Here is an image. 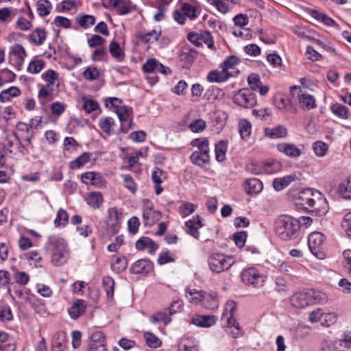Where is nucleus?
Segmentation results:
<instances>
[{
    "label": "nucleus",
    "mask_w": 351,
    "mask_h": 351,
    "mask_svg": "<svg viewBox=\"0 0 351 351\" xmlns=\"http://www.w3.org/2000/svg\"><path fill=\"white\" fill-rule=\"evenodd\" d=\"M298 204L306 208H311V211L317 215H325L328 210L326 199L317 190L306 189L299 193Z\"/></svg>",
    "instance_id": "1"
},
{
    "label": "nucleus",
    "mask_w": 351,
    "mask_h": 351,
    "mask_svg": "<svg viewBox=\"0 0 351 351\" xmlns=\"http://www.w3.org/2000/svg\"><path fill=\"white\" fill-rule=\"evenodd\" d=\"M275 232L282 240L295 239L300 233V221L289 215H280L275 221Z\"/></svg>",
    "instance_id": "2"
},
{
    "label": "nucleus",
    "mask_w": 351,
    "mask_h": 351,
    "mask_svg": "<svg viewBox=\"0 0 351 351\" xmlns=\"http://www.w3.org/2000/svg\"><path fill=\"white\" fill-rule=\"evenodd\" d=\"M47 246L51 251V263L53 265L58 267L66 263L69 250L64 239L51 235L48 239Z\"/></svg>",
    "instance_id": "3"
},
{
    "label": "nucleus",
    "mask_w": 351,
    "mask_h": 351,
    "mask_svg": "<svg viewBox=\"0 0 351 351\" xmlns=\"http://www.w3.org/2000/svg\"><path fill=\"white\" fill-rule=\"evenodd\" d=\"M236 310L237 304L232 300L228 301L225 304L221 318L223 327L234 328V330L231 331V335L234 339L243 334L239 324L233 317Z\"/></svg>",
    "instance_id": "4"
},
{
    "label": "nucleus",
    "mask_w": 351,
    "mask_h": 351,
    "mask_svg": "<svg viewBox=\"0 0 351 351\" xmlns=\"http://www.w3.org/2000/svg\"><path fill=\"white\" fill-rule=\"evenodd\" d=\"M208 262L210 270L219 274L228 269L234 263V260L232 256L217 253L210 255Z\"/></svg>",
    "instance_id": "5"
},
{
    "label": "nucleus",
    "mask_w": 351,
    "mask_h": 351,
    "mask_svg": "<svg viewBox=\"0 0 351 351\" xmlns=\"http://www.w3.org/2000/svg\"><path fill=\"white\" fill-rule=\"evenodd\" d=\"M319 351H351V335H346L342 339H325Z\"/></svg>",
    "instance_id": "6"
},
{
    "label": "nucleus",
    "mask_w": 351,
    "mask_h": 351,
    "mask_svg": "<svg viewBox=\"0 0 351 351\" xmlns=\"http://www.w3.org/2000/svg\"><path fill=\"white\" fill-rule=\"evenodd\" d=\"M291 95L292 99L298 101L300 107L304 110H309L316 107L314 97L304 92L300 86L291 87Z\"/></svg>",
    "instance_id": "7"
},
{
    "label": "nucleus",
    "mask_w": 351,
    "mask_h": 351,
    "mask_svg": "<svg viewBox=\"0 0 351 351\" xmlns=\"http://www.w3.org/2000/svg\"><path fill=\"white\" fill-rule=\"evenodd\" d=\"M233 102L243 108H252L256 104V97L250 88H242L233 96Z\"/></svg>",
    "instance_id": "8"
},
{
    "label": "nucleus",
    "mask_w": 351,
    "mask_h": 351,
    "mask_svg": "<svg viewBox=\"0 0 351 351\" xmlns=\"http://www.w3.org/2000/svg\"><path fill=\"white\" fill-rule=\"evenodd\" d=\"M115 112L120 121V130L123 132H127L129 129L134 128L132 121V110L126 106H117Z\"/></svg>",
    "instance_id": "9"
},
{
    "label": "nucleus",
    "mask_w": 351,
    "mask_h": 351,
    "mask_svg": "<svg viewBox=\"0 0 351 351\" xmlns=\"http://www.w3.org/2000/svg\"><path fill=\"white\" fill-rule=\"evenodd\" d=\"M143 219L145 226H151L161 218V213L154 209L152 202L149 199H143Z\"/></svg>",
    "instance_id": "10"
},
{
    "label": "nucleus",
    "mask_w": 351,
    "mask_h": 351,
    "mask_svg": "<svg viewBox=\"0 0 351 351\" xmlns=\"http://www.w3.org/2000/svg\"><path fill=\"white\" fill-rule=\"evenodd\" d=\"M241 278L243 282L253 285L254 287L262 286L264 282L263 277L254 267L244 270L241 274Z\"/></svg>",
    "instance_id": "11"
},
{
    "label": "nucleus",
    "mask_w": 351,
    "mask_h": 351,
    "mask_svg": "<svg viewBox=\"0 0 351 351\" xmlns=\"http://www.w3.org/2000/svg\"><path fill=\"white\" fill-rule=\"evenodd\" d=\"M324 236L319 232H311L308 236V247L311 252L319 258H322V252L319 248L322 245Z\"/></svg>",
    "instance_id": "12"
},
{
    "label": "nucleus",
    "mask_w": 351,
    "mask_h": 351,
    "mask_svg": "<svg viewBox=\"0 0 351 351\" xmlns=\"http://www.w3.org/2000/svg\"><path fill=\"white\" fill-rule=\"evenodd\" d=\"M203 226L202 217L196 215L192 219L185 222V230L187 234H190L195 239L199 237V229Z\"/></svg>",
    "instance_id": "13"
},
{
    "label": "nucleus",
    "mask_w": 351,
    "mask_h": 351,
    "mask_svg": "<svg viewBox=\"0 0 351 351\" xmlns=\"http://www.w3.org/2000/svg\"><path fill=\"white\" fill-rule=\"evenodd\" d=\"M153 269V263L149 259L143 258L136 261L131 267L133 274H148Z\"/></svg>",
    "instance_id": "14"
},
{
    "label": "nucleus",
    "mask_w": 351,
    "mask_h": 351,
    "mask_svg": "<svg viewBox=\"0 0 351 351\" xmlns=\"http://www.w3.org/2000/svg\"><path fill=\"white\" fill-rule=\"evenodd\" d=\"M216 321V316L210 315H196L191 319L193 324L202 328H209L215 325Z\"/></svg>",
    "instance_id": "15"
},
{
    "label": "nucleus",
    "mask_w": 351,
    "mask_h": 351,
    "mask_svg": "<svg viewBox=\"0 0 351 351\" xmlns=\"http://www.w3.org/2000/svg\"><path fill=\"white\" fill-rule=\"evenodd\" d=\"M278 152L291 158L299 157L302 152L294 144L289 143H281L276 145Z\"/></svg>",
    "instance_id": "16"
},
{
    "label": "nucleus",
    "mask_w": 351,
    "mask_h": 351,
    "mask_svg": "<svg viewBox=\"0 0 351 351\" xmlns=\"http://www.w3.org/2000/svg\"><path fill=\"white\" fill-rule=\"evenodd\" d=\"M238 73V71L226 72L223 69L220 71L214 70L208 73L207 80L210 82L220 83L227 80L230 76L234 75Z\"/></svg>",
    "instance_id": "17"
},
{
    "label": "nucleus",
    "mask_w": 351,
    "mask_h": 351,
    "mask_svg": "<svg viewBox=\"0 0 351 351\" xmlns=\"http://www.w3.org/2000/svg\"><path fill=\"white\" fill-rule=\"evenodd\" d=\"M86 308V301L78 299L73 303L72 306L69 308L68 312L73 319H77L85 313Z\"/></svg>",
    "instance_id": "18"
},
{
    "label": "nucleus",
    "mask_w": 351,
    "mask_h": 351,
    "mask_svg": "<svg viewBox=\"0 0 351 351\" xmlns=\"http://www.w3.org/2000/svg\"><path fill=\"white\" fill-rule=\"evenodd\" d=\"M293 306L296 308H304L311 304V300L307 292H299L295 293L291 299Z\"/></svg>",
    "instance_id": "19"
},
{
    "label": "nucleus",
    "mask_w": 351,
    "mask_h": 351,
    "mask_svg": "<svg viewBox=\"0 0 351 351\" xmlns=\"http://www.w3.org/2000/svg\"><path fill=\"white\" fill-rule=\"evenodd\" d=\"M136 248L141 251L147 249L148 253L153 254L158 249V245L149 237H142L136 241Z\"/></svg>",
    "instance_id": "20"
},
{
    "label": "nucleus",
    "mask_w": 351,
    "mask_h": 351,
    "mask_svg": "<svg viewBox=\"0 0 351 351\" xmlns=\"http://www.w3.org/2000/svg\"><path fill=\"white\" fill-rule=\"evenodd\" d=\"M245 191L249 195L257 194L263 188L262 182L257 178H250L245 180L244 184Z\"/></svg>",
    "instance_id": "21"
},
{
    "label": "nucleus",
    "mask_w": 351,
    "mask_h": 351,
    "mask_svg": "<svg viewBox=\"0 0 351 351\" xmlns=\"http://www.w3.org/2000/svg\"><path fill=\"white\" fill-rule=\"evenodd\" d=\"M180 351H199V342L193 337H185L179 344Z\"/></svg>",
    "instance_id": "22"
},
{
    "label": "nucleus",
    "mask_w": 351,
    "mask_h": 351,
    "mask_svg": "<svg viewBox=\"0 0 351 351\" xmlns=\"http://www.w3.org/2000/svg\"><path fill=\"white\" fill-rule=\"evenodd\" d=\"M66 343V334L64 332H57L53 340L52 351H64Z\"/></svg>",
    "instance_id": "23"
},
{
    "label": "nucleus",
    "mask_w": 351,
    "mask_h": 351,
    "mask_svg": "<svg viewBox=\"0 0 351 351\" xmlns=\"http://www.w3.org/2000/svg\"><path fill=\"white\" fill-rule=\"evenodd\" d=\"M287 129L284 125H278L274 128L265 129V134L270 138H280L287 136Z\"/></svg>",
    "instance_id": "24"
},
{
    "label": "nucleus",
    "mask_w": 351,
    "mask_h": 351,
    "mask_svg": "<svg viewBox=\"0 0 351 351\" xmlns=\"http://www.w3.org/2000/svg\"><path fill=\"white\" fill-rule=\"evenodd\" d=\"M297 179L295 175H288L282 178H276L273 181V186L277 191H282Z\"/></svg>",
    "instance_id": "25"
},
{
    "label": "nucleus",
    "mask_w": 351,
    "mask_h": 351,
    "mask_svg": "<svg viewBox=\"0 0 351 351\" xmlns=\"http://www.w3.org/2000/svg\"><path fill=\"white\" fill-rule=\"evenodd\" d=\"M109 226L112 228L113 232H117L120 220L122 217L121 213H119L117 208H110L108 210Z\"/></svg>",
    "instance_id": "26"
},
{
    "label": "nucleus",
    "mask_w": 351,
    "mask_h": 351,
    "mask_svg": "<svg viewBox=\"0 0 351 351\" xmlns=\"http://www.w3.org/2000/svg\"><path fill=\"white\" fill-rule=\"evenodd\" d=\"M114 125V120L110 117H101L99 120V126L107 136L112 134Z\"/></svg>",
    "instance_id": "27"
},
{
    "label": "nucleus",
    "mask_w": 351,
    "mask_h": 351,
    "mask_svg": "<svg viewBox=\"0 0 351 351\" xmlns=\"http://www.w3.org/2000/svg\"><path fill=\"white\" fill-rule=\"evenodd\" d=\"M206 293L202 290L186 289V297L193 304L203 303Z\"/></svg>",
    "instance_id": "28"
},
{
    "label": "nucleus",
    "mask_w": 351,
    "mask_h": 351,
    "mask_svg": "<svg viewBox=\"0 0 351 351\" xmlns=\"http://www.w3.org/2000/svg\"><path fill=\"white\" fill-rule=\"evenodd\" d=\"M75 21L80 27L86 29L95 24V18L93 15L83 14H78Z\"/></svg>",
    "instance_id": "29"
},
{
    "label": "nucleus",
    "mask_w": 351,
    "mask_h": 351,
    "mask_svg": "<svg viewBox=\"0 0 351 351\" xmlns=\"http://www.w3.org/2000/svg\"><path fill=\"white\" fill-rule=\"evenodd\" d=\"M339 193L344 199H351V176L343 180L338 188Z\"/></svg>",
    "instance_id": "30"
},
{
    "label": "nucleus",
    "mask_w": 351,
    "mask_h": 351,
    "mask_svg": "<svg viewBox=\"0 0 351 351\" xmlns=\"http://www.w3.org/2000/svg\"><path fill=\"white\" fill-rule=\"evenodd\" d=\"M10 53L16 56L17 64L19 66H21L27 56L24 47L20 45H16L11 48Z\"/></svg>",
    "instance_id": "31"
},
{
    "label": "nucleus",
    "mask_w": 351,
    "mask_h": 351,
    "mask_svg": "<svg viewBox=\"0 0 351 351\" xmlns=\"http://www.w3.org/2000/svg\"><path fill=\"white\" fill-rule=\"evenodd\" d=\"M202 305L208 309H215L219 306V302L217 295L213 293H208L205 294V297Z\"/></svg>",
    "instance_id": "32"
},
{
    "label": "nucleus",
    "mask_w": 351,
    "mask_h": 351,
    "mask_svg": "<svg viewBox=\"0 0 351 351\" xmlns=\"http://www.w3.org/2000/svg\"><path fill=\"white\" fill-rule=\"evenodd\" d=\"M45 66L44 60L34 58L29 63L27 71L31 74H37L44 69Z\"/></svg>",
    "instance_id": "33"
},
{
    "label": "nucleus",
    "mask_w": 351,
    "mask_h": 351,
    "mask_svg": "<svg viewBox=\"0 0 351 351\" xmlns=\"http://www.w3.org/2000/svg\"><path fill=\"white\" fill-rule=\"evenodd\" d=\"M160 36V32H156V30H152L151 32L144 33L139 32L137 35V37L143 42L145 43H152L156 40H158L159 36Z\"/></svg>",
    "instance_id": "34"
},
{
    "label": "nucleus",
    "mask_w": 351,
    "mask_h": 351,
    "mask_svg": "<svg viewBox=\"0 0 351 351\" xmlns=\"http://www.w3.org/2000/svg\"><path fill=\"white\" fill-rule=\"evenodd\" d=\"M21 90L16 86H11L0 93V101L5 102L11 99L14 97L19 95Z\"/></svg>",
    "instance_id": "35"
},
{
    "label": "nucleus",
    "mask_w": 351,
    "mask_h": 351,
    "mask_svg": "<svg viewBox=\"0 0 351 351\" xmlns=\"http://www.w3.org/2000/svg\"><path fill=\"white\" fill-rule=\"evenodd\" d=\"M53 86L49 84L43 85L38 91V96L39 98L51 101L53 99Z\"/></svg>",
    "instance_id": "36"
},
{
    "label": "nucleus",
    "mask_w": 351,
    "mask_h": 351,
    "mask_svg": "<svg viewBox=\"0 0 351 351\" xmlns=\"http://www.w3.org/2000/svg\"><path fill=\"white\" fill-rule=\"evenodd\" d=\"M37 11L40 16H45L49 14L52 9L51 3L49 0H38L36 3Z\"/></svg>",
    "instance_id": "37"
},
{
    "label": "nucleus",
    "mask_w": 351,
    "mask_h": 351,
    "mask_svg": "<svg viewBox=\"0 0 351 351\" xmlns=\"http://www.w3.org/2000/svg\"><path fill=\"white\" fill-rule=\"evenodd\" d=\"M109 52L112 56L119 61L124 58V53L121 49L119 44L116 41H112L109 45Z\"/></svg>",
    "instance_id": "38"
},
{
    "label": "nucleus",
    "mask_w": 351,
    "mask_h": 351,
    "mask_svg": "<svg viewBox=\"0 0 351 351\" xmlns=\"http://www.w3.org/2000/svg\"><path fill=\"white\" fill-rule=\"evenodd\" d=\"M227 143L221 141L215 145V158L218 162H222L226 158Z\"/></svg>",
    "instance_id": "39"
},
{
    "label": "nucleus",
    "mask_w": 351,
    "mask_h": 351,
    "mask_svg": "<svg viewBox=\"0 0 351 351\" xmlns=\"http://www.w3.org/2000/svg\"><path fill=\"white\" fill-rule=\"evenodd\" d=\"M90 154L88 152L83 153L78 156L75 160L70 162V167L73 169H76L82 167L86 164L90 160Z\"/></svg>",
    "instance_id": "40"
},
{
    "label": "nucleus",
    "mask_w": 351,
    "mask_h": 351,
    "mask_svg": "<svg viewBox=\"0 0 351 351\" xmlns=\"http://www.w3.org/2000/svg\"><path fill=\"white\" fill-rule=\"evenodd\" d=\"M192 144L197 147L198 150L196 151L197 152L201 153L205 156H209L208 140L207 138L195 139Z\"/></svg>",
    "instance_id": "41"
},
{
    "label": "nucleus",
    "mask_w": 351,
    "mask_h": 351,
    "mask_svg": "<svg viewBox=\"0 0 351 351\" xmlns=\"http://www.w3.org/2000/svg\"><path fill=\"white\" fill-rule=\"evenodd\" d=\"M30 39L36 45H41L46 39V32L44 29H36L31 34Z\"/></svg>",
    "instance_id": "42"
},
{
    "label": "nucleus",
    "mask_w": 351,
    "mask_h": 351,
    "mask_svg": "<svg viewBox=\"0 0 351 351\" xmlns=\"http://www.w3.org/2000/svg\"><path fill=\"white\" fill-rule=\"evenodd\" d=\"M167 178V173L158 167H155L152 173V179L155 184H160Z\"/></svg>",
    "instance_id": "43"
},
{
    "label": "nucleus",
    "mask_w": 351,
    "mask_h": 351,
    "mask_svg": "<svg viewBox=\"0 0 351 351\" xmlns=\"http://www.w3.org/2000/svg\"><path fill=\"white\" fill-rule=\"evenodd\" d=\"M91 342L90 343V346H94L96 348H99L100 346H106L105 345V336L104 334L101 331L94 332L91 335Z\"/></svg>",
    "instance_id": "44"
},
{
    "label": "nucleus",
    "mask_w": 351,
    "mask_h": 351,
    "mask_svg": "<svg viewBox=\"0 0 351 351\" xmlns=\"http://www.w3.org/2000/svg\"><path fill=\"white\" fill-rule=\"evenodd\" d=\"M103 287L106 292V295L108 298H112L114 295V280L109 277L105 276L102 280Z\"/></svg>",
    "instance_id": "45"
},
{
    "label": "nucleus",
    "mask_w": 351,
    "mask_h": 351,
    "mask_svg": "<svg viewBox=\"0 0 351 351\" xmlns=\"http://www.w3.org/2000/svg\"><path fill=\"white\" fill-rule=\"evenodd\" d=\"M191 160L195 165L202 167L205 164L208 163L210 156L203 155L202 154L197 152H194L191 156Z\"/></svg>",
    "instance_id": "46"
},
{
    "label": "nucleus",
    "mask_w": 351,
    "mask_h": 351,
    "mask_svg": "<svg viewBox=\"0 0 351 351\" xmlns=\"http://www.w3.org/2000/svg\"><path fill=\"white\" fill-rule=\"evenodd\" d=\"M103 202V197L100 193H92L87 199V203L90 206L97 208Z\"/></svg>",
    "instance_id": "47"
},
{
    "label": "nucleus",
    "mask_w": 351,
    "mask_h": 351,
    "mask_svg": "<svg viewBox=\"0 0 351 351\" xmlns=\"http://www.w3.org/2000/svg\"><path fill=\"white\" fill-rule=\"evenodd\" d=\"M239 133L242 138H246L250 135L252 131V125L248 121L245 119L240 121L239 123Z\"/></svg>",
    "instance_id": "48"
},
{
    "label": "nucleus",
    "mask_w": 351,
    "mask_h": 351,
    "mask_svg": "<svg viewBox=\"0 0 351 351\" xmlns=\"http://www.w3.org/2000/svg\"><path fill=\"white\" fill-rule=\"evenodd\" d=\"M112 269L117 273L124 271L127 267V261L124 256L116 257L112 263Z\"/></svg>",
    "instance_id": "49"
},
{
    "label": "nucleus",
    "mask_w": 351,
    "mask_h": 351,
    "mask_svg": "<svg viewBox=\"0 0 351 351\" xmlns=\"http://www.w3.org/2000/svg\"><path fill=\"white\" fill-rule=\"evenodd\" d=\"M311 14L313 18L317 21L323 22L328 26H332L335 23V21L331 18L328 17L326 14L318 10H313L311 12Z\"/></svg>",
    "instance_id": "50"
},
{
    "label": "nucleus",
    "mask_w": 351,
    "mask_h": 351,
    "mask_svg": "<svg viewBox=\"0 0 351 351\" xmlns=\"http://www.w3.org/2000/svg\"><path fill=\"white\" fill-rule=\"evenodd\" d=\"M58 76L59 75L56 71L52 69H49L42 74L41 77L47 82V84L53 86L55 82L58 80Z\"/></svg>",
    "instance_id": "51"
},
{
    "label": "nucleus",
    "mask_w": 351,
    "mask_h": 351,
    "mask_svg": "<svg viewBox=\"0 0 351 351\" xmlns=\"http://www.w3.org/2000/svg\"><path fill=\"white\" fill-rule=\"evenodd\" d=\"M196 208V206L191 202H184L179 207V213L184 218L192 214Z\"/></svg>",
    "instance_id": "52"
},
{
    "label": "nucleus",
    "mask_w": 351,
    "mask_h": 351,
    "mask_svg": "<svg viewBox=\"0 0 351 351\" xmlns=\"http://www.w3.org/2000/svg\"><path fill=\"white\" fill-rule=\"evenodd\" d=\"M280 101L282 104V108L285 112L290 113H295L297 112V108L295 105L293 104L294 102L296 101V100L293 99L291 95L290 99L282 98L280 99Z\"/></svg>",
    "instance_id": "53"
},
{
    "label": "nucleus",
    "mask_w": 351,
    "mask_h": 351,
    "mask_svg": "<svg viewBox=\"0 0 351 351\" xmlns=\"http://www.w3.org/2000/svg\"><path fill=\"white\" fill-rule=\"evenodd\" d=\"M82 100L84 101L82 108L87 113H90L99 108V104L97 101L92 99H87L86 97H83Z\"/></svg>",
    "instance_id": "54"
},
{
    "label": "nucleus",
    "mask_w": 351,
    "mask_h": 351,
    "mask_svg": "<svg viewBox=\"0 0 351 351\" xmlns=\"http://www.w3.org/2000/svg\"><path fill=\"white\" fill-rule=\"evenodd\" d=\"M167 311L159 312L150 317V321L153 324H158L160 322H162L165 325L168 324L171 321V318L167 317Z\"/></svg>",
    "instance_id": "55"
},
{
    "label": "nucleus",
    "mask_w": 351,
    "mask_h": 351,
    "mask_svg": "<svg viewBox=\"0 0 351 351\" xmlns=\"http://www.w3.org/2000/svg\"><path fill=\"white\" fill-rule=\"evenodd\" d=\"M332 112L337 116L342 118L347 119L348 115V108L341 104H336L331 107Z\"/></svg>",
    "instance_id": "56"
},
{
    "label": "nucleus",
    "mask_w": 351,
    "mask_h": 351,
    "mask_svg": "<svg viewBox=\"0 0 351 351\" xmlns=\"http://www.w3.org/2000/svg\"><path fill=\"white\" fill-rule=\"evenodd\" d=\"M144 337L147 346L150 348H158L161 344V341L151 332H145Z\"/></svg>",
    "instance_id": "57"
},
{
    "label": "nucleus",
    "mask_w": 351,
    "mask_h": 351,
    "mask_svg": "<svg viewBox=\"0 0 351 351\" xmlns=\"http://www.w3.org/2000/svg\"><path fill=\"white\" fill-rule=\"evenodd\" d=\"M308 295L311 304L313 302L318 303L324 302L326 300V295L319 291L309 290Z\"/></svg>",
    "instance_id": "58"
},
{
    "label": "nucleus",
    "mask_w": 351,
    "mask_h": 351,
    "mask_svg": "<svg viewBox=\"0 0 351 351\" xmlns=\"http://www.w3.org/2000/svg\"><path fill=\"white\" fill-rule=\"evenodd\" d=\"M313 149L316 156L322 157L326 154L328 145L322 141H317L313 144Z\"/></svg>",
    "instance_id": "59"
},
{
    "label": "nucleus",
    "mask_w": 351,
    "mask_h": 351,
    "mask_svg": "<svg viewBox=\"0 0 351 351\" xmlns=\"http://www.w3.org/2000/svg\"><path fill=\"white\" fill-rule=\"evenodd\" d=\"M69 215L66 211L62 208L59 209L54 223L56 226H64L68 222Z\"/></svg>",
    "instance_id": "60"
},
{
    "label": "nucleus",
    "mask_w": 351,
    "mask_h": 351,
    "mask_svg": "<svg viewBox=\"0 0 351 351\" xmlns=\"http://www.w3.org/2000/svg\"><path fill=\"white\" fill-rule=\"evenodd\" d=\"M247 82L252 92L257 90L258 87L262 84L260 77L256 73H251L247 77Z\"/></svg>",
    "instance_id": "61"
},
{
    "label": "nucleus",
    "mask_w": 351,
    "mask_h": 351,
    "mask_svg": "<svg viewBox=\"0 0 351 351\" xmlns=\"http://www.w3.org/2000/svg\"><path fill=\"white\" fill-rule=\"evenodd\" d=\"M158 62L154 58L148 59L143 65L142 69L145 73H151L156 71Z\"/></svg>",
    "instance_id": "62"
},
{
    "label": "nucleus",
    "mask_w": 351,
    "mask_h": 351,
    "mask_svg": "<svg viewBox=\"0 0 351 351\" xmlns=\"http://www.w3.org/2000/svg\"><path fill=\"white\" fill-rule=\"evenodd\" d=\"M337 321V315L333 313H323L321 324L323 326L329 327Z\"/></svg>",
    "instance_id": "63"
},
{
    "label": "nucleus",
    "mask_w": 351,
    "mask_h": 351,
    "mask_svg": "<svg viewBox=\"0 0 351 351\" xmlns=\"http://www.w3.org/2000/svg\"><path fill=\"white\" fill-rule=\"evenodd\" d=\"M181 10L186 18L188 17L190 19L193 20L197 17L195 8L189 3H184L182 6Z\"/></svg>",
    "instance_id": "64"
}]
</instances>
